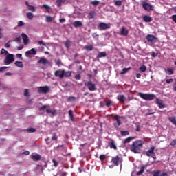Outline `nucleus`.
I'll use <instances>...</instances> for the list:
<instances>
[{"instance_id": "1", "label": "nucleus", "mask_w": 176, "mask_h": 176, "mask_svg": "<svg viewBox=\"0 0 176 176\" xmlns=\"http://www.w3.org/2000/svg\"><path fill=\"white\" fill-rule=\"evenodd\" d=\"M142 146H144V142L142 140H136L133 142L130 149L133 153H141V148Z\"/></svg>"}, {"instance_id": "2", "label": "nucleus", "mask_w": 176, "mask_h": 176, "mask_svg": "<svg viewBox=\"0 0 176 176\" xmlns=\"http://www.w3.org/2000/svg\"><path fill=\"white\" fill-rule=\"evenodd\" d=\"M54 75L59 79H63V78H71L72 76V72L65 71L64 69H58L55 72Z\"/></svg>"}, {"instance_id": "3", "label": "nucleus", "mask_w": 176, "mask_h": 176, "mask_svg": "<svg viewBox=\"0 0 176 176\" xmlns=\"http://www.w3.org/2000/svg\"><path fill=\"white\" fill-rule=\"evenodd\" d=\"M138 96H140V97H141V98H142L143 100H146L147 101H152V100H155V94H142L141 92H140L138 94Z\"/></svg>"}, {"instance_id": "4", "label": "nucleus", "mask_w": 176, "mask_h": 176, "mask_svg": "<svg viewBox=\"0 0 176 176\" xmlns=\"http://www.w3.org/2000/svg\"><path fill=\"white\" fill-rule=\"evenodd\" d=\"M155 146H152L148 151L146 152V156H148V157H152L153 160H156V153H155Z\"/></svg>"}, {"instance_id": "5", "label": "nucleus", "mask_w": 176, "mask_h": 176, "mask_svg": "<svg viewBox=\"0 0 176 176\" xmlns=\"http://www.w3.org/2000/svg\"><path fill=\"white\" fill-rule=\"evenodd\" d=\"M14 61V55L13 54H8L6 56V58L4 59L5 65H9V64H12Z\"/></svg>"}, {"instance_id": "6", "label": "nucleus", "mask_w": 176, "mask_h": 176, "mask_svg": "<svg viewBox=\"0 0 176 176\" xmlns=\"http://www.w3.org/2000/svg\"><path fill=\"white\" fill-rule=\"evenodd\" d=\"M85 86L88 88L89 91H96L97 88L96 87V84H94L92 81H87L85 82Z\"/></svg>"}, {"instance_id": "7", "label": "nucleus", "mask_w": 176, "mask_h": 176, "mask_svg": "<svg viewBox=\"0 0 176 176\" xmlns=\"http://www.w3.org/2000/svg\"><path fill=\"white\" fill-rule=\"evenodd\" d=\"M111 162L113 164H114V166H119V163H122L123 162V158H122L119 155H117L115 157L112 158Z\"/></svg>"}, {"instance_id": "8", "label": "nucleus", "mask_w": 176, "mask_h": 176, "mask_svg": "<svg viewBox=\"0 0 176 176\" xmlns=\"http://www.w3.org/2000/svg\"><path fill=\"white\" fill-rule=\"evenodd\" d=\"M98 28L100 31H102L104 30H109V28H111V24L102 22L99 23Z\"/></svg>"}, {"instance_id": "9", "label": "nucleus", "mask_w": 176, "mask_h": 176, "mask_svg": "<svg viewBox=\"0 0 176 176\" xmlns=\"http://www.w3.org/2000/svg\"><path fill=\"white\" fill-rule=\"evenodd\" d=\"M142 5L143 9H144V10H146V12H151V10H153V6H152V5L145 1H143Z\"/></svg>"}, {"instance_id": "10", "label": "nucleus", "mask_w": 176, "mask_h": 176, "mask_svg": "<svg viewBox=\"0 0 176 176\" xmlns=\"http://www.w3.org/2000/svg\"><path fill=\"white\" fill-rule=\"evenodd\" d=\"M146 39L148 42H151V43H156V42H157V37L153 34H148L146 36Z\"/></svg>"}, {"instance_id": "11", "label": "nucleus", "mask_w": 176, "mask_h": 176, "mask_svg": "<svg viewBox=\"0 0 176 176\" xmlns=\"http://www.w3.org/2000/svg\"><path fill=\"white\" fill-rule=\"evenodd\" d=\"M31 159H32V160H33V162H39V160H41V159H42V157L39 154L33 153L31 155Z\"/></svg>"}, {"instance_id": "12", "label": "nucleus", "mask_w": 176, "mask_h": 176, "mask_svg": "<svg viewBox=\"0 0 176 176\" xmlns=\"http://www.w3.org/2000/svg\"><path fill=\"white\" fill-rule=\"evenodd\" d=\"M153 176H168L167 173H162V170H154L153 172Z\"/></svg>"}, {"instance_id": "13", "label": "nucleus", "mask_w": 176, "mask_h": 176, "mask_svg": "<svg viewBox=\"0 0 176 176\" xmlns=\"http://www.w3.org/2000/svg\"><path fill=\"white\" fill-rule=\"evenodd\" d=\"M45 112H47V113H48V115L50 116H51V118H53V116H56V115H57V110H52L50 109H47L45 110Z\"/></svg>"}, {"instance_id": "14", "label": "nucleus", "mask_w": 176, "mask_h": 176, "mask_svg": "<svg viewBox=\"0 0 176 176\" xmlns=\"http://www.w3.org/2000/svg\"><path fill=\"white\" fill-rule=\"evenodd\" d=\"M120 117H119V116L116 115L114 117L115 120H116L117 123H114V127L116 129H118L119 127V126H120L122 124V122L120 121Z\"/></svg>"}, {"instance_id": "15", "label": "nucleus", "mask_w": 176, "mask_h": 176, "mask_svg": "<svg viewBox=\"0 0 176 176\" xmlns=\"http://www.w3.org/2000/svg\"><path fill=\"white\" fill-rule=\"evenodd\" d=\"M120 35H122V36H127V35H129V30L125 26L121 28Z\"/></svg>"}, {"instance_id": "16", "label": "nucleus", "mask_w": 176, "mask_h": 176, "mask_svg": "<svg viewBox=\"0 0 176 176\" xmlns=\"http://www.w3.org/2000/svg\"><path fill=\"white\" fill-rule=\"evenodd\" d=\"M31 54H33V56H35V54H36V50H35V48H32L30 50L26 51L25 53L26 57L31 56Z\"/></svg>"}, {"instance_id": "17", "label": "nucleus", "mask_w": 176, "mask_h": 176, "mask_svg": "<svg viewBox=\"0 0 176 176\" xmlns=\"http://www.w3.org/2000/svg\"><path fill=\"white\" fill-rule=\"evenodd\" d=\"M155 103L157 104V105H158L159 108L160 109H163V108H166V105H164L163 104V100H161L159 98H157L155 100Z\"/></svg>"}, {"instance_id": "18", "label": "nucleus", "mask_w": 176, "mask_h": 176, "mask_svg": "<svg viewBox=\"0 0 176 176\" xmlns=\"http://www.w3.org/2000/svg\"><path fill=\"white\" fill-rule=\"evenodd\" d=\"M25 5H26L27 9L30 12H36V10L35 9V7H34L33 6L30 5L28 1H25Z\"/></svg>"}, {"instance_id": "19", "label": "nucleus", "mask_w": 176, "mask_h": 176, "mask_svg": "<svg viewBox=\"0 0 176 176\" xmlns=\"http://www.w3.org/2000/svg\"><path fill=\"white\" fill-rule=\"evenodd\" d=\"M21 36H22V39H23L24 45H28V41H30V39L28 38V36H27V34L23 33L21 34Z\"/></svg>"}, {"instance_id": "20", "label": "nucleus", "mask_w": 176, "mask_h": 176, "mask_svg": "<svg viewBox=\"0 0 176 176\" xmlns=\"http://www.w3.org/2000/svg\"><path fill=\"white\" fill-rule=\"evenodd\" d=\"M117 100H118L119 102H120L121 104H123V102L126 101V97H124V95H118L117 96Z\"/></svg>"}, {"instance_id": "21", "label": "nucleus", "mask_w": 176, "mask_h": 176, "mask_svg": "<svg viewBox=\"0 0 176 176\" xmlns=\"http://www.w3.org/2000/svg\"><path fill=\"white\" fill-rule=\"evenodd\" d=\"M74 27L78 28L79 27H83V23L80 21H76L73 23Z\"/></svg>"}, {"instance_id": "22", "label": "nucleus", "mask_w": 176, "mask_h": 176, "mask_svg": "<svg viewBox=\"0 0 176 176\" xmlns=\"http://www.w3.org/2000/svg\"><path fill=\"white\" fill-rule=\"evenodd\" d=\"M95 16H96V11H91L89 12L87 17L89 20H91V19H94Z\"/></svg>"}, {"instance_id": "23", "label": "nucleus", "mask_w": 176, "mask_h": 176, "mask_svg": "<svg viewBox=\"0 0 176 176\" xmlns=\"http://www.w3.org/2000/svg\"><path fill=\"white\" fill-rule=\"evenodd\" d=\"M109 146L111 148V149H114L115 151L118 149L114 141H111L110 143H109Z\"/></svg>"}, {"instance_id": "24", "label": "nucleus", "mask_w": 176, "mask_h": 176, "mask_svg": "<svg viewBox=\"0 0 176 176\" xmlns=\"http://www.w3.org/2000/svg\"><path fill=\"white\" fill-rule=\"evenodd\" d=\"M143 20L145 21V23H151V21H152V17L148 15H144L143 16Z\"/></svg>"}, {"instance_id": "25", "label": "nucleus", "mask_w": 176, "mask_h": 176, "mask_svg": "<svg viewBox=\"0 0 176 176\" xmlns=\"http://www.w3.org/2000/svg\"><path fill=\"white\" fill-rule=\"evenodd\" d=\"M69 116L72 122H75V118L74 117V111H72V110L69 111Z\"/></svg>"}, {"instance_id": "26", "label": "nucleus", "mask_w": 176, "mask_h": 176, "mask_svg": "<svg viewBox=\"0 0 176 176\" xmlns=\"http://www.w3.org/2000/svg\"><path fill=\"white\" fill-rule=\"evenodd\" d=\"M135 137H129L125 139L123 142V144H129L131 140H135Z\"/></svg>"}, {"instance_id": "27", "label": "nucleus", "mask_w": 176, "mask_h": 176, "mask_svg": "<svg viewBox=\"0 0 176 176\" xmlns=\"http://www.w3.org/2000/svg\"><path fill=\"white\" fill-rule=\"evenodd\" d=\"M45 20H46L47 23H52V21H53V20H54V17L50 16H46Z\"/></svg>"}, {"instance_id": "28", "label": "nucleus", "mask_w": 176, "mask_h": 176, "mask_svg": "<svg viewBox=\"0 0 176 176\" xmlns=\"http://www.w3.org/2000/svg\"><path fill=\"white\" fill-rule=\"evenodd\" d=\"M85 49L87 50L88 52H91V50H94V46H93V45H86L85 47Z\"/></svg>"}, {"instance_id": "29", "label": "nucleus", "mask_w": 176, "mask_h": 176, "mask_svg": "<svg viewBox=\"0 0 176 176\" xmlns=\"http://www.w3.org/2000/svg\"><path fill=\"white\" fill-rule=\"evenodd\" d=\"M131 70V67H128V68H124L122 69V72L120 73V75H124V74H127L129 71Z\"/></svg>"}, {"instance_id": "30", "label": "nucleus", "mask_w": 176, "mask_h": 176, "mask_svg": "<svg viewBox=\"0 0 176 176\" xmlns=\"http://www.w3.org/2000/svg\"><path fill=\"white\" fill-rule=\"evenodd\" d=\"M145 171V166H141L140 171L137 172V175H142Z\"/></svg>"}, {"instance_id": "31", "label": "nucleus", "mask_w": 176, "mask_h": 176, "mask_svg": "<svg viewBox=\"0 0 176 176\" xmlns=\"http://www.w3.org/2000/svg\"><path fill=\"white\" fill-rule=\"evenodd\" d=\"M14 64L16 67H19V68H23V67H24V65H23V62L21 61H16Z\"/></svg>"}, {"instance_id": "32", "label": "nucleus", "mask_w": 176, "mask_h": 176, "mask_svg": "<svg viewBox=\"0 0 176 176\" xmlns=\"http://www.w3.org/2000/svg\"><path fill=\"white\" fill-rule=\"evenodd\" d=\"M102 57H107V52H100L98 55V58H102Z\"/></svg>"}, {"instance_id": "33", "label": "nucleus", "mask_w": 176, "mask_h": 176, "mask_svg": "<svg viewBox=\"0 0 176 176\" xmlns=\"http://www.w3.org/2000/svg\"><path fill=\"white\" fill-rule=\"evenodd\" d=\"M65 0H57L56 1V5L58 8H61L62 3H65Z\"/></svg>"}, {"instance_id": "34", "label": "nucleus", "mask_w": 176, "mask_h": 176, "mask_svg": "<svg viewBox=\"0 0 176 176\" xmlns=\"http://www.w3.org/2000/svg\"><path fill=\"white\" fill-rule=\"evenodd\" d=\"M168 120L170 121L173 124H175L176 126V118L175 117H169Z\"/></svg>"}, {"instance_id": "35", "label": "nucleus", "mask_w": 176, "mask_h": 176, "mask_svg": "<svg viewBox=\"0 0 176 176\" xmlns=\"http://www.w3.org/2000/svg\"><path fill=\"white\" fill-rule=\"evenodd\" d=\"M26 17H28L29 20H32V19H34V14L32 12H28L26 14Z\"/></svg>"}, {"instance_id": "36", "label": "nucleus", "mask_w": 176, "mask_h": 176, "mask_svg": "<svg viewBox=\"0 0 176 176\" xmlns=\"http://www.w3.org/2000/svg\"><path fill=\"white\" fill-rule=\"evenodd\" d=\"M72 43L71 42V41L67 40V41L65 42V47H67V49H69V47H70Z\"/></svg>"}, {"instance_id": "37", "label": "nucleus", "mask_w": 176, "mask_h": 176, "mask_svg": "<svg viewBox=\"0 0 176 176\" xmlns=\"http://www.w3.org/2000/svg\"><path fill=\"white\" fill-rule=\"evenodd\" d=\"M130 132H129V131H121V135H122L123 137L126 136V135H129Z\"/></svg>"}, {"instance_id": "38", "label": "nucleus", "mask_w": 176, "mask_h": 176, "mask_svg": "<svg viewBox=\"0 0 176 176\" xmlns=\"http://www.w3.org/2000/svg\"><path fill=\"white\" fill-rule=\"evenodd\" d=\"M139 69L141 72H145L146 71V66L143 65L139 68Z\"/></svg>"}, {"instance_id": "39", "label": "nucleus", "mask_w": 176, "mask_h": 176, "mask_svg": "<svg viewBox=\"0 0 176 176\" xmlns=\"http://www.w3.org/2000/svg\"><path fill=\"white\" fill-rule=\"evenodd\" d=\"M166 74H168V75H173L174 74V69L171 68L168 69Z\"/></svg>"}, {"instance_id": "40", "label": "nucleus", "mask_w": 176, "mask_h": 176, "mask_svg": "<svg viewBox=\"0 0 176 176\" xmlns=\"http://www.w3.org/2000/svg\"><path fill=\"white\" fill-rule=\"evenodd\" d=\"M27 133H35L36 131V129L34 128H29L26 129Z\"/></svg>"}, {"instance_id": "41", "label": "nucleus", "mask_w": 176, "mask_h": 176, "mask_svg": "<svg viewBox=\"0 0 176 176\" xmlns=\"http://www.w3.org/2000/svg\"><path fill=\"white\" fill-rule=\"evenodd\" d=\"M1 54H6V56H8V54H9V52L4 48H2L1 50Z\"/></svg>"}, {"instance_id": "42", "label": "nucleus", "mask_w": 176, "mask_h": 176, "mask_svg": "<svg viewBox=\"0 0 176 176\" xmlns=\"http://www.w3.org/2000/svg\"><path fill=\"white\" fill-rule=\"evenodd\" d=\"M37 63L38 64H43V65H45V58H41L40 60H37Z\"/></svg>"}, {"instance_id": "43", "label": "nucleus", "mask_w": 176, "mask_h": 176, "mask_svg": "<svg viewBox=\"0 0 176 176\" xmlns=\"http://www.w3.org/2000/svg\"><path fill=\"white\" fill-rule=\"evenodd\" d=\"M45 12H47L48 13L52 12V8L46 5H45Z\"/></svg>"}, {"instance_id": "44", "label": "nucleus", "mask_w": 176, "mask_h": 176, "mask_svg": "<svg viewBox=\"0 0 176 176\" xmlns=\"http://www.w3.org/2000/svg\"><path fill=\"white\" fill-rule=\"evenodd\" d=\"M122 0H118L115 1L114 5H116V6H122Z\"/></svg>"}, {"instance_id": "45", "label": "nucleus", "mask_w": 176, "mask_h": 176, "mask_svg": "<svg viewBox=\"0 0 176 176\" xmlns=\"http://www.w3.org/2000/svg\"><path fill=\"white\" fill-rule=\"evenodd\" d=\"M76 97H74V96H69L68 98H67V101L69 102H71V101H76Z\"/></svg>"}, {"instance_id": "46", "label": "nucleus", "mask_w": 176, "mask_h": 176, "mask_svg": "<svg viewBox=\"0 0 176 176\" xmlns=\"http://www.w3.org/2000/svg\"><path fill=\"white\" fill-rule=\"evenodd\" d=\"M91 5H94V6H98L100 5V1H91Z\"/></svg>"}, {"instance_id": "47", "label": "nucleus", "mask_w": 176, "mask_h": 176, "mask_svg": "<svg viewBox=\"0 0 176 176\" xmlns=\"http://www.w3.org/2000/svg\"><path fill=\"white\" fill-rule=\"evenodd\" d=\"M14 42H16V43H20L21 42V37H16L14 39Z\"/></svg>"}, {"instance_id": "48", "label": "nucleus", "mask_w": 176, "mask_h": 176, "mask_svg": "<svg viewBox=\"0 0 176 176\" xmlns=\"http://www.w3.org/2000/svg\"><path fill=\"white\" fill-rule=\"evenodd\" d=\"M38 93H45V86L38 88Z\"/></svg>"}, {"instance_id": "49", "label": "nucleus", "mask_w": 176, "mask_h": 176, "mask_svg": "<svg viewBox=\"0 0 176 176\" xmlns=\"http://www.w3.org/2000/svg\"><path fill=\"white\" fill-rule=\"evenodd\" d=\"M52 163H54V167L58 166V162L57 160H56L55 159L52 160Z\"/></svg>"}, {"instance_id": "50", "label": "nucleus", "mask_w": 176, "mask_h": 176, "mask_svg": "<svg viewBox=\"0 0 176 176\" xmlns=\"http://www.w3.org/2000/svg\"><path fill=\"white\" fill-rule=\"evenodd\" d=\"M52 141H57V140H58V137H57V135L54 133L52 137Z\"/></svg>"}, {"instance_id": "51", "label": "nucleus", "mask_w": 176, "mask_h": 176, "mask_svg": "<svg viewBox=\"0 0 176 176\" xmlns=\"http://www.w3.org/2000/svg\"><path fill=\"white\" fill-rule=\"evenodd\" d=\"M50 88L48 86H45V94L50 93Z\"/></svg>"}, {"instance_id": "52", "label": "nucleus", "mask_w": 176, "mask_h": 176, "mask_svg": "<svg viewBox=\"0 0 176 176\" xmlns=\"http://www.w3.org/2000/svg\"><path fill=\"white\" fill-rule=\"evenodd\" d=\"M170 146H175L176 145V139L173 140L171 141V142L170 143Z\"/></svg>"}, {"instance_id": "53", "label": "nucleus", "mask_w": 176, "mask_h": 176, "mask_svg": "<svg viewBox=\"0 0 176 176\" xmlns=\"http://www.w3.org/2000/svg\"><path fill=\"white\" fill-rule=\"evenodd\" d=\"M5 47H6L7 49H9V47H10V40H9L8 41V43H6L5 45H4Z\"/></svg>"}, {"instance_id": "54", "label": "nucleus", "mask_w": 176, "mask_h": 176, "mask_svg": "<svg viewBox=\"0 0 176 176\" xmlns=\"http://www.w3.org/2000/svg\"><path fill=\"white\" fill-rule=\"evenodd\" d=\"M24 96H25V97H28L30 96V94L28 92V89H25L24 90Z\"/></svg>"}, {"instance_id": "55", "label": "nucleus", "mask_w": 176, "mask_h": 176, "mask_svg": "<svg viewBox=\"0 0 176 176\" xmlns=\"http://www.w3.org/2000/svg\"><path fill=\"white\" fill-rule=\"evenodd\" d=\"M8 69V67L3 66L0 67V72H3V71Z\"/></svg>"}, {"instance_id": "56", "label": "nucleus", "mask_w": 176, "mask_h": 176, "mask_svg": "<svg viewBox=\"0 0 176 176\" xmlns=\"http://www.w3.org/2000/svg\"><path fill=\"white\" fill-rule=\"evenodd\" d=\"M105 158H106L105 155H101L100 156V160H101V162H104L105 160Z\"/></svg>"}, {"instance_id": "57", "label": "nucleus", "mask_w": 176, "mask_h": 176, "mask_svg": "<svg viewBox=\"0 0 176 176\" xmlns=\"http://www.w3.org/2000/svg\"><path fill=\"white\" fill-rule=\"evenodd\" d=\"M23 25H24V22L22 21L18 22V27H23Z\"/></svg>"}, {"instance_id": "58", "label": "nucleus", "mask_w": 176, "mask_h": 176, "mask_svg": "<svg viewBox=\"0 0 176 176\" xmlns=\"http://www.w3.org/2000/svg\"><path fill=\"white\" fill-rule=\"evenodd\" d=\"M75 79H76L77 80H80V79H81L80 74H76L75 76Z\"/></svg>"}, {"instance_id": "59", "label": "nucleus", "mask_w": 176, "mask_h": 176, "mask_svg": "<svg viewBox=\"0 0 176 176\" xmlns=\"http://www.w3.org/2000/svg\"><path fill=\"white\" fill-rule=\"evenodd\" d=\"M107 107H111V105H112V101L111 100H109L107 104H106Z\"/></svg>"}, {"instance_id": "60", "label": "nucleus", "mask_w": 176, "mask_h": 176, "mask_svg": "<svg viewBox=\"0 0 176 176\" xmlns=\"http://www.w3.org/2000/svg\"><path fill=\"white\" fill-rule=\"evenodd\" d=\"M173 90L174 91H176V79H175V82L173 85Z\"/></svg>"}, {"instance_id": "61", "label": "nucleus", "mask_w": 176, "mask_h": 176, "mask_svg": "<svg viewBox=\"0 0 176 176\" xmlns=\"http://www.w3.org/2000/svg\"><path fill=\"white\" fill-rule=\"evenodd\" d=\"M173 78H169V79H166V83L170 84V83L173 82Z\"/></svg>"}, {"instance_id": "62", "label": "nucleus", "mask_w": 176, "mask_h": 176, "mask_svg": "<svg viewBox=\"0 0 176 176\" xmlns=\"http://www.w3.org/2000/svg\"><path fill=\"white\" fill-rule=\"evenodd\" d=\"M23 49H24V45L17 47V50H23Z\"/></svg>"}, {"instance_id": "63", "label": "nucleus", "mask_w": 176, "mask_h": 176, "mask_svg": "<svg viewBox=\"0 0 176 176\" xmlns=\"http://www.w3.org/2000/svg\"><path fill=\"white\" fill-rule=\"evenodd\" d=\"M172 20L176 23V14L172 16Z\"/></svg>"}, {"instance_id": "64", "label": "nucleus", "mask_w": 176, "mask_h": 176, "mask_svg": "<svg viewBox=\"0 0 176 176\" xmlns=\"http://www.w3.org/2000/svg\"><path fill=\"white\" fill-rule=\"evenodd\" d=\"M151 56H152V57H153V58L157 57V53L152 52Z\"/></svg>"}]
</instances>
